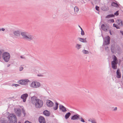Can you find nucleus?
I'll list each match as a JSON object with an SVG mask.
<instances>
[{"instance_id":"nucleus-1","label":"nucleus","mask_w":123,"mask_h":123,"mask_svg":"<svg viewBox=\"0 0 123 123\" xmlns=\"http://www.w3.org/2000/svg\"><path fill=\"white\" fill-rule=\"evenodd\" d=\"M21 34L24 39L28 41H33L35 39L33 35H31L27 32H22Z\"/></svg>"},{"instance_id":"nucleus-2","label":"nucleus","mask_w":123,"mask_h":123,"mask_svg":"<svg viewBox=\"0 0 123 123\" xmlns=\"http://www.w3.org/2000/svg\"><path fill=\"white\" fill-rule=\"evenodd\" d=\"M112 59L113 60L111 62L112 68L114 69H116L117 68V64L118 63V61L116 56L114 55H112Z\"/></svg>"},{"instance_id":"nucleus-3","label":"nucleus","mask_w":123,"mask_h":123,"mask_svg":"<svg viewBox=\"0 0 123 123\" xmlns=\"http://www.w3.org/2000/svg\"><path fill=\"white\" fill-rule=\"evenodd\" d=\"M7 118L9 119V123H16L17 118L14 114H10L8 116Z\"/></svg>"},{"instance_id":"nucleus-4","label":"nucleus","mask_w":123,"mask_h":123,"mask_svg":"<svg viewBox=\"0 0 123 123\" xmlns=\"http://www.w3.org/2000/svg\"><path fill=\"white\" fill-rule=\"evenodd\" d=\"M2 58L5 62H8L10 58V54L8 52H4L2 54Z\"/></svg>"},{"instance_id":"nucleus-5","label":"nucleus","mask_w":123,"mask_h":123,"mask_svg":"<svg viewBox=\"0 0 123 123\" xmlns=\"http://www.w3.org/2000/svg\"><path fill=\"white\" fill-rule=\"evenodd\" d=\"M43 104V102L42 100L37 99L36 103L34 105L36 108H39L42 106Z\"/></svg>"},{"instance_id":"nucleus-6","label":"nucleus","mask_w":123,"mask_h":123,"mask_svg":"<svg viewBox=\"0 0 123 123\" xmlns=\"http://www.w3.org/2000/svg\"><path fill=\"white\" fill-rule=\"evenodd\" d=\"M104 41V42L105 45H107L110 44L111 38L108 36L103 38Z\"/></svg>"},{"instance_id":"nucleus-7","label":"nucleus","mask_w":123,"mask_h":123,"mask_svg":"<svg viewBox=\"0 0 123 123\" xmlns=\"http://www.w3.org/2000/svg\"><path fill=\"white\" fill-rule=\"evenodd\" d=\"M40 86V83L37 82H33L31 84V87H33L37 88L39 87Z\"/></svg>"},{"instance_id":"nucleus-8","label":"nucleus","mask_w":123,"mask_h":123,"mask_svg":"<svg viewBox=\"0 0 123 123\" xmlns=\"http://www.w3.org/2000/svg\"><path fill=\"white\" fill-rule=\"evenodd\" d=\"M30 81L28 79L20 80L18 82V83L21 85L28 84V83Z\"/></svg>"},{"instance_id":"nucleus-9","label":"nucleus","mask_w":123,"mask_h":123,"mask_svg":"<svg viewBox=\"0 0 123 123\" xmlns=\"http://www.w3.org/2000/svg\"><path fill=\"white\" fill-rule=\"evenodd\" d=\"M14 111L16 112V113L18 116L20 117L21 116V109L19 108L18 109H14Z\"/></svg>"},{"instance_id":"nucleus-10","label":"nucleus","mask_w":123,"mask_h":123,"mask_svg":"<svg viewBox=\"0 0 123 123\" xmlns=\"http://www.w3.org/2000/svg\"><path fill=\"white\" fill-rule=\"evenodd\" d=\"M46 104L49 107H52L54 105V103L51 101L47 100L46 102Z\"/></svg>"},{"instance_id":"nucleus-11","label":"nucleus","mask_w":123,"mask_h":123,"mask_svg":"<svg viewBox=\"0 0 123 123\" xmlns=\"http://www.w3.org/2000/svg\"><path fill=\"white\" fill-rule=\"evenodd\" d=\"M38 99L37 97L34 96L31 98V102L32 104L34 105L36 103L37 99Z\"/></svg>"},{"instance_id":"nucleus-12","label":"nucleus","mask_w":123,"mask_h":123,"mask_svg":"<svg viewBox=\"0 0 123 123\" xmlns=\"http://www.w3.org/2000/svg\"><path fill=\"white\" fill-rule=\"evenodd\" d=\"M28 95V94L27 93H25L21 95V98L23 99V101L24 102H25L26 101Z\"/></svg>"},{"instance_id":"nucleus-13","label":"nucleus","mask_w":123,"mask_h":123,"mask_svg":"<svg viewBox=\"0 0 123 123\" xmlns=\"http://www.w3.org/2000/svg\"><path fill=\"white\" fill-rule=\"evenodd\" d=\"M39 121L40 123H46L45 119L43 117L40 116L39 117Z\"/></svg>"},{"instance_id":"nucleus-14","label":"nucleus","mask_w":123,"mask_h":123,"mask_svg":"<svg viewBox=\"0 0 123 123\" xmlns=\"http://www.w3.org/2000/svg\"><path fill=\"white\" fill-rule=\"evenodd\" d=\"M80 116L78 114H74L71 117V119L74 120H77L79 118Z\"/></svg>"},{"instance_id":"nucleus-15","label":"nucleus","mask_w":123,"mask_h":123,"mask_svg":"<svg viewBox=\"0 0 123 123\" xmlns=\"http://www.w3.org/2000/svg\"><path fill=\"white\" fill-rule=\"evenodd\" d=\"M59 108L60 110L62 111L63 112H65L67 111L66 108L63 105H60Z\"/></svg>"},{"instance_id":"nucleus-16","label":"nucleus","mask_w":123,"mask_h":123,"mask_svg":"<svg viewBox=\"0 0 123 123\" xmlns=\"http://www.w3.org/2000/svg\"><path fill=\"white\" fill-rule=\"evenodd\" d=\"M116 77L117 78H120L121 77V74L120 71V69L119 68H118L117 71H116Z\"/></svg>"},{"instance_id":"nucleus-17","label":"nucleus","mask_w":123,"mask_h":123,"mask_svg":"<svg viewBox=\"0 0 123 123\" xmlns=\"http://www.w3.org/2000/svg\"><path fill=\"white\" fill-rule=\"evenodd\" d=\"M115 45L114 44H112L111 46V52L113 54L115 52Z\"/></svg>"},{"instance_id":"nucleus-18","label":"nucleus","mask_w":123,"mask_h":123,"mask_svg":"<svg viewBox=\"0 0 123 123\" xmlns=\"http://www.w3.org/2000/svg\"><path fill=\"white\" fill-rule=\"evenodd\" d=\"M43 114L47 116H50V113L49 111L47 110H45L43 112Z\"/></svg>"},{"instance_id":"nucleus-19","label":"nucleus","mask_w":123,"mask_h":123,"mask_svg":"<svg viewBox=\"0 0 123 123\" xmlns=\"http://www.w3.org/2000/svg\"><path fill=\"white\" fill-rule=\"evenodd\" d=\"M101 29L105 31H107V29L106 28V27L104 24H103L101 25Z\"/></svg>"},{"instance_id":"nucleus-20","label":"nucleus","mask_w":123,"mask_h":123,"mask_svg":"<svg viewBox=\"0 0 123 123\" xmlns=\"http://www.w3.org/2000/svg\"><path fill=\"white\" fill-rule=\"evenodd\" d=\"M119 5H120V4L118 5L117 3L114 2H112L111 4V6H112L115 7L117 8L119 7Z\"/></svg>"},{"instance_id":"nucleus-21","label":"nucleus","mask_w":123,"mask_h":123,"mask_svg":"<svg viewBox=\"0 0 123 123\" xmlns=\"http://www.w3.org/2000/svg\"><path fill=\"white\" fill-rule=\"evenodd\" d=\"M13 34L16 36H20V33L19 31H15L13 32Z\"/></svg>"},{"instance_id":"nucleus-22","label":"nucleus","mask_w":123,"mask_h":123,"mask_svg":"<svg viewBox=\"0 0 123 123\" xmlns=\"http://www.w3.org/2000/svg\"><path fill=\"white\" fill-rule=\"evenodd\" d=\"M86 38L85 39L83 38L80 37H78V39L80 41L83 43L87 42V41L86 40Z\"/></svg>"},{"instance_id":"nucleus-23","label":"nucleus","mask_w":123,"mask_h":123,"mask_svg":"<svg viewBox=\"0 0 123 123\" xmlns=\"http://www.w3.org/2000/svg\"><path fill=\"white\" fill-rule=\"evenodd\" d=\"M71 114L70 112H68L65 115V118L66 119H67L70 117Z\"/></svg>"},{"instance_id":"nucleus-24","label":"nucleus","mask_w":123,"mask_h":123,"mask_svg":"<svg viewBox=\"0 0 123 123\" xmlns=\"http://www.w3.org/2000/svg\"><path fill=\"white\" fill-rule=\"evenodd\" d=\"M55 107H53V109L55 110H56L58 108L59 104L57 102H56L55 103Z\"/></svg>"},{"instance_id":"nucleus-25","label":"nucleus","mask_w":123,"mask_h":123,"mask_svg":"<svg viewBox=\"0 0 123 123\" xmlns=\"http://www.w3.org/2000/svg\"><path fill=\"white\" fill-rule=\"evenodd\" d=\"M114 17V15L113 14H111L108 15L106 16L105 18H109L111 17Z\"/></svg>"},{"instance_id":"nucleus-26","label":"nucleus","mask_w":123,"mask_h":123,"mask_svg":"<svg viewBox=\"0 0 123 123\" xmlns=\"http://www.w3.org/2000/svg\"><path fill=\"white\" fill-rule=\"evenodd\" d=\"M0 122H1L2 123H8V122L5 119L3 118L2 119L0 120Z\"/></svg>"},{"instance_id":"nucleus-27","label":"nucleus","mask_w":123,"mask_h":123,"mask_svg":"<svg viewBox=\"0 0 123 123\" xmlns=\"http://www.w3.org/2000/svg\"><path fill=\"white\" fill-rule=\"evenodd\" d=\"M82 52L84 54H87L89 53L88 51L85 49L83 50Z\"/></svg>"},{"instance_id":"nucleus-28","label":"nucleus","mask_w":123,"mask_h":123,"mask_svg":"<svg viewBox=\"0 0 123 123\" xmlns=\"http://www.w3.org/2000/svg\"><path fill=\"white\" fill-rule=\"evenodd\" d=\"M74 10L75 12L77 13L79 11V8L77 6H75L74 7Z\"/></svg>"},{"instance_id":"nucleus-29","label":"nucleus","mask_w":123,"mask_h":123,"mask_svg":"<svg viewBox=\"0 0 123 123\" xmlns=\"http://www.w3.org/2000/svg\"><path fill=\"white\" fill-rule=\"evenodd\" d=\"M81 45L77 44H76L75 47L78 49V50L81 48Z\"/></svg>"},{"instance_id":"nucleus-30","label":"nucleus","mask_w":123,"mask_h":123,"mask_svg":"<svg viewBox=\"0 0 123 123\" xmlns=\"http://www.w3.org/2000/svg\"><path fill=\"white\" fill-rule=\"evenodd\" d=\"M113 26L115 27L117 29H119L120 28L119 27L118 25L116 24H113Z\"/></svg>"},{"instance_id":"nucleus-31","label":"nucleus","mask_w":123,"mask_h":123,"mask_svg":"<svg viewBox=\"0 0 123 123\" xmlns=\"http://www.w3.org/2000/svg\"><path fill=\"white\" fill-rule=\"evenodd\" d=\"M81 35H82V36H83V35H85L84 32V31H83V30L82 29V28H81Z\"/></svg>"},{"instance_id":"nucleus-32","label":"nucleus","mask_w":123,"mask_h":123,"mask_svg":"<svg viewBox=\"0 0 123 123\" xmlns=\"http://www.w3.org/2000/svg\"><path fill=\"white\" fill-rule=\"evenodd\" d=\"M119 14V11H117L116 12H115L114 13V15H115L116 16H118Z\"/></svg>"},{"instance_id":"nucleus-33","label":"nucleus","mask_w":123,"mask_h":123,"mask_svg":"<svg viewBox=\"0 0 123 123\" xmlns=\"http://www.w3.org/2000/svg\"><path fill=\"white\" fill-rule=\"evenodd\" d=\"M121 19H118L117 20L116 22L119 25H120V21H121Z\"/></svg>"},{"instance_id":"nucleus-34","label":"nucleus","mask_w":123,"mask_h":123,"mask_svg":"<svg viewBox=\"0 0 123 123\" xmlns=\"http://www.w3.org/2000/svg\"><path fill=\"white\" fill-rule=\"evenodd\" d=\"M120 22V25H119L122 26H123V21L121 19Z\"/></svg>"},{"instance_id":"nucleus-35","label":"nucleus","mask_w":123,"mask_h":123,"mask_svg":"<svg viewBox=\"0 0 123 123\" xmlns=\"http://www.w3.org/2000/svg\"><path fill=\"white\" fill-rule=\"evenodd\" d=\"M44 74V73H43L42 74H37V76H38L43 77V74Z\"/></svg>"},{"instance_id":"nucleus-36","label":"nucleus","mask_w":123,"mask_h":123,"mask_svg":"<svg viewBox=\"0 0 123 123\" xmlns=\"http://www.w3.org/2000/svg\"><path fill=\"white\" fill-rule=\"evenodd\" d=\"M95 8L97 11H99V7L96 6H95Z\"/></svg>"},{"instance_id":"nucleus-37","label":"nucleus","mask_w":123,"mask_h":123,"mask_svg":"<svg viewBox=\"0 0 123 123\" xmlns=\"http://www.w3.org/2000/svg\"><path fill=\"white\" fill-rule=\"evenodd\" d=\"M12 86H15L16 87L17 86H19V85L18 84H12Z\"/></svg>"},{"instance_id":"nucleus-38","label":"nucleus","mask_w":123,"mask_h":123,"mask_svg":"<svg viewBox=\"0 0 123 123\" xmlns=\"http://www.w3.org/2000/svg\"><path fill=\"white\" fill-rule=\"evenodd\" d=\"M23 113L24 114V116H25L26 115V113L25 112V110L24 109H22Z\"/></svg>"},{"instance_id":"nucleus-39","label":"nucleus","mask_w":123,"mask_h":123,"mask_svg":"<svg viewBox=\"0 0 123 123\" xmlns=\"http://www.w3.org/2000/svg\"><path fill=\"white\" fill-rule=\"evenodd\" d=\"M80 121L83 122H85L84 120L82 117L81 118Z\"/></svg>"},{"instance_id":"nucleus-40","label":"nucleus","mask_w":123,"mask_h":123,"mask_svg":"<svg viewBox=\"0 0 123 123\" xmlns=\"http://www.w3.org/2000/svg\"><path fill=\"white\" fill-rule=\"evenodd\" d=\"M23 69V68L22 67H20L19 68V70L21 71H22Z\"/></svg>"},{"instance_id":"nucleus-41","label":"nucleus","mask_w":123,"mask_h":123,"mask_svg":"<svg viewBox=\"0 0 123 123\" xmlns=\"http://www.w3.org/2000/svg\"><path fill=\"white\" fill-rule=\"evenodd\" d=\"M109 20L112 23H113V22H114V20L113 19H111L110 20Z\"/></svg>"},{"instance_id":"nucleus-42","label":"nucleus","mask_w":123,"mask_h":123,"mask_svg":"<svg viewBox=\"0 0 123 123\" xmlns=\"http://www.w3.org/2000/svg\"><path fill=\"white\" fill-rule=\"evenodd\" d=\"M25 123H32L31 122H29L28 121H26L25 122Z\"/></svg>"},{"instance_id":"nucleus-43","label":"nucleus","mask_w":123,"mask_h":123,"mask_svg":"<svg viewBox=\"0 0 123 123\" xmlns=\"http://www.w3.org/2000/svg\"><path fill=\"white\" fill-rule=\"evenodd\" d=\"M117 107H115V108L113 110V111H116L117 110Z\"/></svg>"},{"instance_id":"nucleus-44","label":"nucleus","mask_w":123,"mask_h":123,"mask_svg":"<svg viewBox=\"0 0 123 123\" xmlns=\"http://www.w3.org/2000/svg\"><path fill=\"white\" fill-rule=\"evenodd\" d=\"M1 30L3 31H4L5 30V29L4 28L0 29V31H1Z\"/></svg>"},{"instance_id":"nucleus-45","label":"nucleus","mask_w":123,"mask_h":123,"mask_svg":"<svg viewBox=\"0 0 123 123\" xmlns=\"http://www.w3.org/2000/svg\"><path fill=\"white\" fill-rule=\"evenodd\" d=\"M120 32L122 34L123 36V31H120Z\"/></svg>"},{"instance_id":"nucleus-46","label":"nucleus","mask_w":123,"mask_h":123,"mask_svg":"<svg viewBox=\"0 0 123 123\" xmlns=\"http://www.w3.org/2000/svg\"><path fill=\"white\" fill-rule=\"evenodd\" d=\"M4 51V50H3L2 49H1V50L0 49V55H1V53H2V52L3 51Z\"/></svg>"},{"instance_id":"nucleus-47","label":"nucleus","mask_w":123,"mask_h":123,"mask_svg":"<svg viewBox=\"0 0 123 123\" xmlns=\"http://www.w3.org/2000/svg\"><path fill=\"white\" fill-rule=\"evenodd\" d=\"M109 32H110V34L111 35H112V33L111 32V30H110L109 31Z\"/></svg>"},{"instance_id":"nucleus-48","label":"nucleus","mask_w":123,"mask_h":123,"mask_svg":"<svg viewBox=\"0 0 123 123\" xmlns=\"http://www.w3.org/2000/svg\"><path fill=\"white\" fill-rule=\"evenodd\" d=\"M10 64H8L7 65V67H9L10 66Z\"/></svg>"},{"instance_id":"nucleus-49","label":"nucleus","mask_w":123,"mask_h":123,"mask_svg":"<svg viewBox=\"0 0 123 123\" xmlns=\"http://www.w3.org/2000/svg\"><path fill=\"white\" fill-rule=\"evenodd\" d=\"M92 123H96V122H93L92 121H91Z\"/></svg>"},{"instance_id":"nucleus-50","label":"nucleus","mask_w":123,"mask_h":123,"mask_svg":"<svg viewBox=\"0 0 123 123\" xmlns=\"http://www.w3.org/2000/svg\"><path fill=\"white\" fill-rule=\"evenodd\" d=\"M20 58H23V56H20Z\"/></svg>"},{"instance_id":"nucleus-51","label":"nucleus","mask_w":123,"mask_h":123,"mask_svg":"<svg viewBox=\"0 0 123 123\" xmlns=\"http://www.w3.org/2000/svg\"><path fill=\"white\" fill-rule=\"evenodd\" d=\"M106 48H108V47L107 46V47H106V48H105V49H106Z\"/></svg>"},{"instance_id":"nucleus-52","label":"nucleus","mask_w":123,"mask_h":123,"mask_svg":"<svg viewBox=\"0 0 123 123\" xmlns=\"http://www.w3.org/2000/svg\"><path fill=\"white\" fill-rule=\"evenodd\" d=\"M79 27L80 28V29H81V28H82L80 27V26H79Z\"/></svg>"},{"instance_id":"nucleus-53","label":"nucleus","mask_w":123,"mask_h":123,"mask_svg":"<svg viewBox=\"0 0 123 123\" xmlns=\"http://www.w3.org/2000/svg\"><path fill=\"white\" fill-rule=\"evenodd\" d=\"M18 123H21V122H18Z\"/></svg>"},{"instance_id":"nucleus-54","label":"nucleus","mask_w":123,"mask_h":123,"mask_svg":"<svg viewBox=\"0 0 123 123\" xmlns=\"http://www.w3.org/2000/svg\"><path fill=\"white\" fill-rule=\"evenodd\" d=\"M88 121H90H90H90V119H89V120H88Z\"/></svg>"},{"instance_id":"nucleus-55","label":"nucleus","mask_w":123,"mask_h":123,"mask_svg":"<svg viewBox=\"0 0 123 123\" xmlns=\"http://www.w3.org/2000/svg\"><path fill=\"white\" fill-rule=\"evenodd\" d=\"M103 9H103H102V10H104V11H105V10H104Z\"/></svg>"}]
</instances>
